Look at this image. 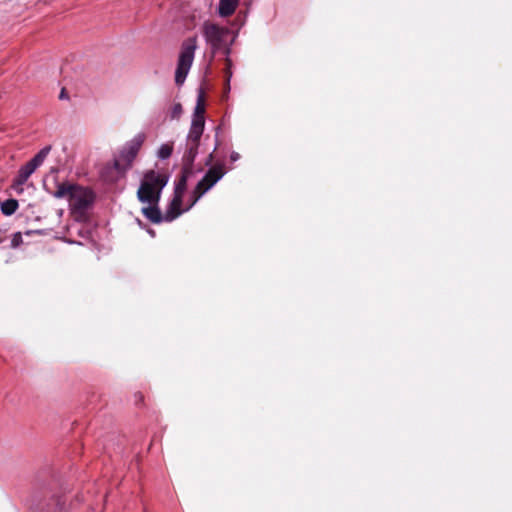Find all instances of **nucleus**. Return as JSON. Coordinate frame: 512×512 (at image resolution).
<instances>
[{
  "label": "nucleus",
  "instance_id": "4468645a",
  "mask_svg": "<svg viewBox=\"0 0 512 512\" xmlns=\"http://www.w3.org/2000/svg\"><path fill=\"white\" fill-rule=\"evenodd\" d=\"M77 188V185H72L68 183H61L57 186V189L54 193V196L56 198H65L68 197V200L70 201L71 195L74 192V189Z\"/></svg>",
  "mask_w": 512,
  "mask_h": 512
},
{
  "label": "nucleus",
  "instance_id": "ddd939ff",
  "mask_svg": "<svg viewBox=\"0 0 512 512\" xmlns=\"http://www.w3.org/2000/svg\"><path fill=\"white\" fill-rule=\"evenodd\" d=\"M238 5V0H220L219 3V15L222 17H229L231 16Z\"/></svg>",
  "mask_w": 512,
  "mask_h": 512
},
{
  "label": "nucleus",
  "instance_id": "4be33fe9",
  "mask_svg": "<svg viewBox=\"0 0 512 512\" xmlns=\"http://www.w3.org/2000/svg\"><path fill=\"white\" fill-rule=\"evenodd\" d=\"M59 98H60L61 100H63V99H67V98H68V94H67V91H66V89H65V88H62V90H61V92H60V95H59Z\"/></svg>",
  "mask_w": 512,
  "mask_h": 512
},
{
  "label": "nucleus",
  "instance_id": "423d86ee",
  "mask_svg": "<svg viewBox=\"0 0 512 512\" xmlns=\"http://www.w3.org/2000/svg\"><path fill=\"white\" fill-rule=\"evenodd\" d=\"M202 33L206 42L211 46L212 57H214L216 52L225 46L230 31L218 24L205 22L202 26Z\"/></svg>",
  "mask_w": 512,
  "mask_h": 512
},
{
  "label": "nucleus",
  "instance_id": "f8f14e48",
  "mask_svg": "<svg viewBox=\"0 0 512 512\" xmlns=\"http://www.w3.org/2000/svg\"><path fill=\"white\" fill-rule=\"evenodd\" d=\"M142 214L152 223L159 224L164 221V215L161 213L158 204H149L141 209Z\"/></svg>",
  "mask_w": 512,
  "mask_h": 512
},
{
  "label": "nucleus",
  "instance_id": "2eb2a0df",
  "mask_svg": "<svg viewBox=\"0 0 512 512\" xmlns=\"http://www.w3.org/2000/svg\"><path fill=\"white\" fill-rule=\"evenodd\" d=\"M18 201L16 199L10 198L1 203V212L6 216H11L18 209Z\"/></svg>",
  "mask_w": 512,
  "mask_h": 512
},
{
  "label": "nucleus",
  "instance_id": "dca6fc26",
  "mask_svg": "<svg viewBox=\"0 0 512 512\" xmlns=\"http://www.w3.org/2000/svg\"><path fill=\"white\" fill-rule=\"evenodd\" d=\"M173 152V143H166L161 145L158 150V157L160 159H167L172 155Z\"/></svg>",
  "mask_w": 512,
  "mask_h": 512
},
{
  "label": "nucleus",
  "instance_id": "aec40b11",
  "mask_svg": "<svg viewBox=\"0 0 512 512\" xmlns=\"http://www.w3.org/2000/svg\"><path fill=\"white\" fill-rule=\"evenodd\" d=\"M134 398H135V403H136L137 405H138V404H140V403H142V402H143V400H144V396H143V394H142L141 392H137V393H135Z\"/></svg>",
  "mask_w": 512,
  "mask_h": 512
},
{
  "label": "nucleus",
  "instance_id": "f03ea898",
  "mask_svg": "<svg viewBox=\"0 0 512 512\" xmlns=\"http://www.w3.org/2000/svg\"><path fill=\"white\" fill-rule=\"evenodd\" d=\"M168 179L166 174L157 173L155 170L146 171L137 191L138 200L141 203L158 204Z\"/></svg>",
  "mask_w": 512,
  "mask_h": 512
},
{
  "label": "nucleus",
  "instance_id": "7ed1b4c3",
  "mask_svg": "<svg viewBox=\"0 0 512 512\" xmlns=\"http://www.w3.org/2000/svg\"><path fill=\"white\" fill-rule=\"evenodd\" d=\"M196 49V36L189 37L183 41L175 72V83L178 86L182 85L187 77V74L193 63L194 53Z\"/></svg>",
  "mask_w": 512,
  "mask_h": 512
},
{
  "label": "nucleus",
  "instance_id": "20e7f679",
  "mask_svg": "<svg viewBox=\"0 0 512 512\" xmlns=\"http://www.w3.org/2000/svg\"><path fill=\"white\" fill-rule=\"evenodd\" d=\"M94 199L95 195L90 189L81 186L74 189L69 205L76 220H86L87 211L92 207Z\"/></svg>",
  "mask_w": 512,
  "mask_h": 512
},
{
  "label": "nucleus",
  "instance_id": "f3484780",
  "mask_svg": "<svg viewBox=\"0 0 512 512\" xmlns=\"http://www.w3.org/2000/svg\"><path fill=\"white\" fill-rule=\"evenodd\" d=\"M220 130V127L218 126L216 128V142H215V147H214V150L207 156L206 158V161H205V165H211L212 162L214 161V153L217 151V149L219 148L220 146V141L218 139V131Z\"/></svg>",
  "mask_w": 512,
  "mask_h": 512
},
{
  "label": "nucleus",
  "instance_id": "6e6552de",
  "mask_svg": "<svg viewBox=\"0 0 512 512\" xmlns=\"http://www.w3.org/2000/svg\"><path fill=\"white\" fill-rule=\"evenodd\" d=\"M204 130L200 129H189L185 149L182 156V165L186 167L194 168V161L199 152L200 141Z\"/></svg>",
  "mask_w": 512,
  "mask_h": 512
},
{
  "label": "nucleus",
  "instance_id": "39448f33",
  "mask_svg": "<svg viewBox=\"0 0 512 512\" xmlns=\"http://www.w3.org/2000/svg\"><path fill=\"white\" fill-rule=\"evenodd\" d=\"M51 145L42 148L30 161L23 165L13 180L12 188L16 191H22V186L26 183L34 171L43 164L44 160L51 151Z\"/></svg>",
  "mask_w": 512,
  "mask_h": 512
},
{
  "label": "nucleus",
  "instance_id": "0eeeda50",
  "mask_svg": "<svg viewBox=\"0 0 512 512\" xmlns=\"http://www.w3.org/2000/svg\"><path fill=\"white\" fill-rule=\"evenodd\" d=\"M226 173L224 164L212 165L204 177L198 182L193 191V201L190 206L194 205L198 199L212 188Z\"/></svg>",
  "mask_w": 512,
  "mask_h": 512
},
{
  "label": "nucleus",
  "instance_id": "1a4fd4ad",
  "mask_svg": "<svg viewBox=\"0 0 512 512\" xmlns=\"http://www.w3.org/2000/svg\"><path fill=\"white\" fill-rule=\"evenodd\" d=\"M205 111V93L203 89H200L197 96V102L193 112L190 128L204 130Z\"/></svg>",
  "mask_w": 512,
  "mask_h": 512
},
{
  "label": "nucleus",
  "instance_id": "6ab92c4d",
  "mask_svg": "<svg viewBox=\"0 0 512 512\" xmlns=\"http://www.w3.org/2000/svg\"><path fill=\"white\" fill-rule=\"evenodd\" d=\"M182 111V105L180 103H176L172 108L171 117L174 119L179 118L182 114Z\"/></svg>",
  "mask_w": 512,
  "mask_h": 512
},
{
  "label": "nucleus",
  "instance_id": "a211bd4d",
  "mask_svg": "<svg viewBox=\"0 0 512 512\" xmlns=\"http://www.w3.org/2000/svg\"><path fill=\"white\" fill-rule=\"evenodd\" d=\"M22 242H23L22 234H21V232H17L15 234H13L12 241H11V247L17 248L22 244Z\"/></svg>",
  "mask_w": 512,
  "mask_h": 512
},
{
  "label": "nucleus",
  "instance_id": "f257e3e1",
  "mask_svg": "<svg viewBox=\"0 0 512 512\" xmlns=\"http://www.w3.org/2000/svg\"><path fill=\"white\" fill-rule=\"evenodd\" d=\"M144 140L145 135L138 134L129 146L121 152L119 158L114 160L113 166L104 169L103 176L105 179L115 181L119 177L124 176L126 171L131 168Z\"/></svg>",
  "mask_w": 512,
  "mask_h": 512
},
{
  "label": "nucleus",
  "instance_id": "412c9836",
  "mask_svg": "<svg viewBox=\"0 0 512 512\" xmlns=\"http://www.w3.org/2000/svg\"><path fill=\"white\" fill-rule=\"evenodd\" d=\"M239 158H240V155H239V153H237V152H232V153L230 154V160H231L232 162L237 161Z\"/></svg>",
  "mask_w": 512,
  "mask_h": 512
},
{
  "label": "nucleus",
  "instance_id": "9b49d317",
  "mask_svg": "<svg viewBox=\"0 0 512 512\" xmlns=\"http://www.w3.org/2000/svg\"><path fill=\"white\" fill-rule=\"evenodd\" d=\"M194 171V168H191V167H186V166H183L182 165V169H181V175L175 185V189H174V195H178V196H184V193L187 189V181L189 179V177L192 175Z\"/></svg>",
  "mask_w": 512,
  "mask_h": 512
},
{
  "label": "nucleus",
  "instance_id": "9d476101",
  "mask_svg": "<svg viewBox=\"0 0 512 512\" xmlns=\"http://www.w3.org/2000/svg\"><path fill=\"white\" fill-rule=\"evenodd\" d=\"M182 201V196L173 195V199L171 200L164 214V221L171 222L182 214Z\"/></svg>",
  "mask_w": 512,
  "mask_h": 512
}]
</instances>
